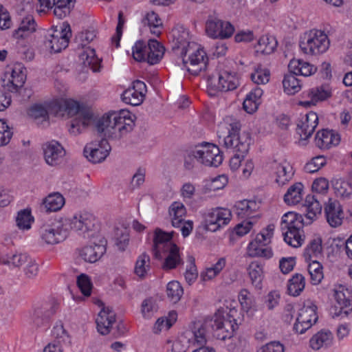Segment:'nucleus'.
<instances>
[{"label":"nucleus","mask_w":352,"mask_h":352,"mask_svg":"<svg viewBox=\"0 0 352 352\" xmlns=\"http://www.w3.org/2000/svg\"><path fill=\"white\" fill-rule=\"evenodd\" d=\"M64 219L68 225L69 232L72 230L84 237L89 236L90 233L96 230L98 223L95 216L86 211L77 213L70 219Z\"/></svg>","instance_id":"obj_10"},{"label":"nucleus","mask_w":352,"mask_h":352,"mask_svg":"<svg viewBox=\"0 0 352 352\" xmlns=\"http://www.w3.org/2000/svg\"><path fill=\"white\" fill-rule=\"evenodd\" d=\"M231 219L230 210L221 207L212 208L204 216V228L208 231L214 232L228 226Z\"/></svg>","instance_id":"obj_12"},{"label":"nucleus","mask_w":352,"mask_h":352,"mask_svg":"<svg viewBox=\"0 0 352 352\" xmlns=\"http://www.w3.org/2000/svg\"><path fill=\"white\" fill-rule=\"evenodd\" d=\"M324 214L330 226L337 228L342 223L344 214L342 207L338 201L329 199L324 206Z\"/></svg>","instance_id":"obj_25"},{"label":"nucleus","mask_w":352,"mask_h":352,"mask_svg":"<svg viewBox=\"0 0 352 352\" xmlns=\"http://www.w3.org/2000/svg\"><path fill=\"white\" fill-rule=\"evenodd\" d=\"M238 311L235 308L218 309L214 316L206 320L197 330L186 331L173 341H168L167 350L171 352H186L190 346H202L206 343V333L212 331L213 336L218 340L230 338L237 329L236 316Z\"/></svg>","instance_id":"obj_1"},{"label":"nucleus","mask_w":352,"mask_h":352,"mask_svg":"<svg viewBox=\"0 0 352 352\" xmlns=\"http://www.w3.org/2000/svg\"><path fill=\"white\" fill-rule=\"evenodd\" d=\"M41 241L47 245H55L64 241L69 234L68 225L64 219L50 225H43L39 230Z\"/></svg>","instance_id":"obj_11"},{"label":"nucleus","mask_w":352,"mask_h":352,"mask_svg":"<svg viewBox=\"0 0 352 352\" xmlns=\"http://www.w3.org/2000/svg\"><path fill=\"white\" fill-rule=\"evenodd\" d=\"M288 69L292 73L305 77L314 74L317 71V68L314 65L300 59L291 60Z\"/></svg>","instance_id":"obj_31"},{"label":"nucleus","mask_w":352,"mask_h":352,"mask_svg":"<svg viewBox=\"0 0 352 352\" xmlns=\"http://www.w3.org/2000/svg\"><path fill=\"white\" fill-rule=\"evenodd\" d=\"M34 221L31 211L28 209L20 210L16 217L17 227L23 230H30Z\"/></svg>","instance_id":"obj_54"},{"label":"nucleus","mask_w":352,"mask_h":352,"mask_svg":"<svg viewBox=\"0 0 352 352\" xmlns=\"http://www.w3.org/2000/svg\"><path fill=\"white\" fill-rule=\"evenodd\" d=\"M241 123L232 116H226L218 127L219 138H223L224 147L232 153H247L251 144L250 133L241 131Z\"/></svg>","instance_id":"obj_3"},{"label":"nucleus","mask_w":352,"mask_h":352,"mask_svg":"<svg viewBox=\"0 0 352 352\" xmlns=\"http://www.w3.org/2000/svg\"><path fill=\"white\" fill-rule=\"evenodd\" d=\"M239 84V78L235 72L220 70L212 74L208 78L209 94L214 96L216 91H229L235 89Z\"/></svg>","instance_id":"obj_8"},{"label":"nucleus","mask_w":352,"mask_h":352,"mask_svg":"<svg viewBox=\"0 0 352 352\" xmlns=\"http://www.w3.org/2000/svg\"><path fill=\"white\" fill-rule=\"evenodd\" d=\"M111 151V146L106 139L99 142L87 144L84 148L86 158L94 164L100 163L105 160Z\"/></svg>","instance_id":"obj_22"},{"label":"nucleus","mask_w":352,"mask_h":352,"mask_svg":"<svg viewBox=\"0 0 352 352\" xmlns=\"http://www.w3.org/2000/svg\"><path fill=\"white\" fill-rule=\"evenodd\" d=\"M71 36L70 25L68 23L64 22L59 30H52L47 34L45 37V45L52 52H60L68 46Z\"/></svg>","instance_id":"obj_13"},{"label":"nucleus","mask_w":352,"mask_h":352,"mask_svg":"<svg viewBox=\"0 0 352 352\" xmlns=\"http://www.w3.org/2000/svg\"><path fill=\"white\" fill-rule=\"evenodd\" d=\"M247 254L250 257L259 256L266 258H270L273 255L272 250L266 247V245L257 241L256 239L249 243L247 248Z\"/></svg>","instance_id":"obj_43"},{"label":"nucleus","mask_w":352,"mask_h":352,"mask_svg":"<svg viewBox=\"0 0 352 352\" xmlns=\"http://www.w3.org/2000/svg\"><path fill=\"white\" fill-rule=\"evenodd\" d=\"M65 204V199L58 192H54L47 196L42 202V206L46 212L60 210Z\"/></svg>","instance_id":"obj_41"},{"label":"nucleus","mask_w":352,"mask_h":352,"mask_svg":"<svg viewBox=\"0 0 352 352\" xmlns=\"http://www.w3.org/2000/svg\"><path fill=\"white\" fill-rule=\"evenodd\" d=\"M252 285L257 289L262 287L264 278L263 265L258 261H252L247 268Z\"/></svg>","instance_id":"obj_40"},{"label":"nucleus","mask_w":352,"mask_h":352,"mask_svg":"<svg viewBox=\"0 0 352 352\" xmlns=\"http://www.w3.org/2000/svg\"><path fill=\"white\" fill-rule=\"evenodd\" d=\"M340 142V135L333 130L323 129L316 133L315 143L321 149H329Z\"/></svg>","instance_id":"obj_28"},{"label":"nucleus","mask_w":352,"mask_h":352,"mask_svg":"<svg viewBox=\"0 0 352 352\" xmlns=\"http://www.w3.org/2000/svg\"><path fill=\"white\" fill-rule=\"evenodd\" d=\"M57 305L54 303L34 304L29 312V322L33 328L47 329L51 322V318L56 314Z\"/></svg>","instance_id":"obj_9"},{"label":"nucleus","mask_w":352,"mask_h":352,"mask_svg":"<svg viewBox=\"0 0 352 352\" xmlns=\"http://www.w3.org/2000/svg\"><path fill=\"white\" fill-rule=\"evenodd\" d=\"M304 207L305 208V217L310 223L322 211L321 200L318 195H309L306 197Z\"/></svg>","instance_id":"obj_32"},{"label":"nucleus","mask_w":352,"mask_h":352,"mask_svg":"<svg viewBox=\"0 0 352 352\" xmlns=\"http://www.w3.org/2000/svg\"><path fill=\"white\" fill-rule=\"evenodd\" d=\"M258 206L256 201L252 200H242L236 202L234 206V212L238 217L241 219L251 218L256 212Z\"/></svg>","instance_id":"obj_34"},{"label":"nucleus","mask_w":352,"mask_h":352,"mask_svg":"<svg viewBox=\"0 0 352 352\" xmlns=\"http://www.w3.org/2000/svg\"><path fill=\"white\" fill-rule=\"evenodd\" d=\"M276 45L277 41L274 37L263 35L258 41L257 49L263 54H270L274 51Z\"/></svg>","instance_id":"obj_55"},{"label":"nucleus","mask_w":352,"mask_h":352,"mask_svg":"<svg viewBox=\"0 0 352 352\" xmlns=\"http://www.w3.org/2000/svg\"><path fill=\"white\" fill-rule=\"evenodd\" d=\"M197 162L208 166H219L223 162V155L218 146L206 143L195 150Z\"/></svg>","instance_id":"obj_17"},{"label":"nucleus","mask_w":352,"mask_h":352,"mask_svg":"<svg viewBox=\"0 0 352 352\" xmlns=\"http://www.w3.org/2000/svg\"><path fill=\"white\" fill-rule=\"evenodd\" d=\"M115 322L116 314L114 311L109 307H103L96 320L98 332L102 335L108 334Z\"/></svg>","instance_id":"obj_27"},{"label":"nucleus","mask_w":352,"mask_h":352,"mask_svg":"<svg viewBox=\"0 0 352 352\" xmlns=\"http://www.w3.org/2000/svg\"><path fill=\"white\" fill-rule=\"evenodd\" d=\"M146 92V84L138 80L133 82L132 87L123 92L122 99L126 104L138 106L144 101Z\"/></svg>","instance_id":"obj_23"},{"label":"nucleus","mask_w":352,"mask_h":352,"mask_svg":"<svg viewBox=\"0 0 352 352\" xmlns=\"http://www.w3.org/2000/svg\"><path fill=\"white\" fill-rule=\"evenodd\" d=\"M334 298L340 308L337 316H348L352 311V291L346 287L340 285L334 289Z\"/></svg>","instance_id":"obj_24"},{"label":"nucleus","mask_w":352,"mask_h":352,"mask_svg":"<svg viewBox=\"0 0 352 352\" xmlns=\"http://www.w3.org/2000/svg\"><path fill=\"white\" fill-rule=\"evenodd\" d=\"M174 232H165L156 228L153 235V255L162 261V268L165 271L176 269L183 264L179 248L172 241Z\"/></svg>","instance_id":"obj_2"},{"label":"nucleus","mask_w":352,"mask_h":352,"mask_svg":"<svg viewBox=\"0 0 352 352\" xmlns=\"http://www.w3.org/2000/svg\"><path fill=\"white\" fill-rule=\"evenodd\" d=\"M262 95L263 90L259 87H255L247 94L243 103L245 111L248 113L255 112L261 102Z\"/></svg>","instance_id":"obj_39"},{"label":"nucleus","mask_w":352,"mask_h":352,"mask_svg":"<svg viewBox=\"0 0 352 352\" xmlns=\"http://www.w3.org/2000/svg\"><path fill=\"white\" fill-rule=\"evenodd\" d=\"M29 258L30 256L25 253L15 252L8 254L2 258L1 261L3 264L9 266L19 267L25 264Z\"/></svg>","instance_id":"obj_50"},{"label":"nucleus","mask_w":352,"mask_h":352,"mask_svg":"<svg viewBox=\"0 0 352 352\" xmlns=\"http://www.w3.org/2000/svg\"><path fill=\"white\" fill-rule=\"evenodd\" d=\"M166 292L168 300L176 303L181 299L184 289L178 281L172 280L167 284Z\"/></svg>","instance_id":"obj_51"},{"label":"nucleus","mask_w":352,"mask_h":352,"mask_svg":"<svg viewBox=\"0 0 352 352\" xmlns=\"http://www.w3.org/2000/svg\"><path fill=\"white\" fill-rule=\"evenodd\" d=\"M170 37L173 50L181 56H186L189 48L196 47V43L190 41L189 32L183 26L174 28Z\"/></svg>","instance_id":"obj_19"},{"label":"nucleus","mask_w":352,"mask_h":352,"mask_svg":"<svg viewBox=\"0 0 352 352\" xmlns=\"http://www.w3.org/2000/svg\"><path fill=\"white\" fill-rule=\"evenodd\" d=\"M51 104L52 102L45 104H34L28 109V114L38 123L47 121L49 118V113H54L50 108Z\"/></svg>","instance_id":"obj_38"},{"label":"nucleus","mask_w":352,"mask_h":352,"mask_svg":"<svg viewBox=\"0 0 352 352\" xmlns=\"http://www.w3.org/2000/svg\"><path fill=\"white\" fill-rule=\"evenodd\" d=\"M133 120L129 111L122 110L104 115L96 124V129L101 135L119 138L132 130Z\"/></svg>","instance_id":"obj_5"},{"label":"nucleus","mask_w":352,"mask_h":352,"mask_svg":"<svg viewBox=\"0 0 352 352\" xmlns=\"http://www.w3.org/2000/svg\"><path fill=\"white\" fill-rule=\"evenodd\" d=\"M226 260L224 257H221L210 267H207L201 273V279L203 281H208L216 277L225 267Z\"/></svg>","instance_id":"obj_49"},{"label":"nucleus","mask_w":352,"mask_h":352,"mask_svg":"<svg viewBox=\"0 0 352 352\" xmlns=\"http://www.w3.org/2000/svg\"><path fill=\"white\" fill-rule=\"evenodd\" d=\"M308 272L313 285H318L324 278L322 265L316 260L308 261Z\"/></svg>","instance_id":"obj_52"},{"label":"nucleus","mask_w":352,"mask_h":352,"mask_svg":"<svg viewBox=\"0 0 352 352\" xmlns=\"http://www.w3.org/2000/svg\"><path fill=\"white\" fill-rule=\"evenodd\" d=\"M188 54L189 55L187 58H186V56L182 57L183 64L190 74L196 76L206 69L208 58L206 52L200 45L196 43V47L188 50Z\"/></svg>","instance_id":"obj_14"},{"label":"nucleus","mask_w":352,"mask_h":352,"mask_svg":"<svg viewBox=\"0 0 352 352\" xmlns=\"http://www.w3.org/2000/svg\"><path fill=\"white\" fill-rule=\"evenodd\" d=\"M239 300L242 309L246 312L256 308V300L254 296L245 289L241 290L239 294Z\"/></svg>","instance_id":"obj_56"},{"label":"nucleus","mask_w":352,"mask_h":352,"mask_svg":"<svg viewBox=\"0 0 352 352\" xmlns=\"http://www.w3.org/2000/svg\"><path fill=\"white\" fill-rule=\"evenodd\" d=\"M169 214L173 227H179L186 214L184 205L179 201L173 202L169 208Z\"/></svg>","instance_id":"obj_44"},{"label":"nucleus","mask_w":352,"mask_h":352,"mask_svg":"<svg viewBox=\"0 0 352 352\" xmlns=\"http://www.w3.org/2000/svg\"><path fill=\"white\" fill-rule=\"evenodd\" d=\"M157 300L152 297L144 299L141 303L140 312L144 319L151 318L157 311Z\"/></svg>","instance_id":"obj_53"},{"label":"nucleus","mask_w":352,"mask_h":352,"mask_svg":"<svg viewBox=\"0 0 352 352\" xmlns=\"http://www.w3.org/2000/svg\"><path fill=\"white\" fill-rule=\"evenodd\" d=\"M146 62L150 65L158 63L162 58L165 48L164 47L155 39H150L147 43L146 49Z\"/></svg>","instance_id":"obj_35"},{"label":"nucleus","mask_w":352,"mask_h":352,"mask_svg":"<svg viewBox=\"0 0 352 352\" xmlns=\"http://www.w3.org/2000/svg\"><path fill=\"white\" fill-rule=\"evenodd\" d=\"M206 31L210 38L223 39L230 38L233 34L234 28L228 21L210 18L206 21Z\"/></svg>","instance_id":"obj_21"},{"label":"nucleus","mask_w":352,"mask_h":352,"mask_svg":"<svg viewBox=\"0 0 352 352\" xmlns=\"http://www.w3.org/2000/svg\"><path fill=\"white\" fill-rule=\"evenodd\" d=\"M50 108L56 116H63L66 114L69 117L74 116L69 128V132L74 135L82 133L92 120L91 112L72 99L53 101Z\"/></svg>","instance_id":"obj_4"},{"label":"nucleus","mask_w":352,"mask_h":352,"mask_svg":"<svg viewBox=\"0 0 352 352\" xmlns=\"http://www.w3.org/2000/svg\"><path fill=\"white\" fill-rule=\"evenodd\" d=\"M272 167L276 175L275 182L279 186H284L288 183L294 175V170L292 166L287 161L277 162L274 161Z\"/></svg>","instance_id":"obj_26"},{"label":"nucleus","mask_w":352,"mask_h":352,"mask_svg":"<svg viewBox=\"0 0 352 352\" xmlns=\"http://www.w3.org/2000/svg\"><path fill=\"white\" fill-rule=\"evenodd\" d=\"M304 225L301 214L294 212H288L283 214L280 221V230L284 241L294 248L301 246L304 241L302 234Z\"/></svg>","instance_id":"obj_6"},{"label":"nucleus","mask_w":352,"mask_h":352,"mask_svg":"<svg viewBox=\"0 0 352 352\" xmlns=\"http://www.w3.org/2000/svg\"><path fill=\"white\" fill-rule=\"evenodd\" d=\"M318 124V115L313 111L301 114L297 122L296 133L300 136L298 144L305 146Z\"/></svg>","instance_id":"obj_18"},{"label":"nucleus","mask_w":352,"mask_h":352,"mask_svg":"<svg viewBox=\"0 0 352 352\" xmlns=\"http://www.w3.org/2000/svg\"><path fill=\"white\" fill-rule=\"evenodd\" d=\"M150 268V257L146 254L138 256L134 272L139 277H144Z\"/></svg>","instance_id":"obj_57"},{"label":"nucleus","mask_w":352,"mask_h":352,"mask_svg":"<svg viewBox=\"0 0 352 352\" xmlns=\"http://www.w3.org/2000/svg\"><path fill=\"white\" fill-rule=\"evenodd\" d=\"M322 239L318 237L309 243L305 249L303 256L307 262L316 260L322 254Z\"/></svg>","instance_id":"obj_46"},{"label":"nucleus","mask_w":352,"mask_h":352,"mask_svg":"<svg viewBox=\"0 0 352 352\" xmlns=\"http://www.w3.org/2000/svg\"><path fill=\"white\" fill-rule=\"evenodd\" d=\"M333 189L336 195L340 197H347L352 192L351 186L347 182L342 179L335 182Z\"/></svg>","instance_id":"obj_61"},{"label":"nucleus","mask_w":352,"mask_h":352,"mask_svg":"<svg viewBox=\"0 0 352 352\" xmlns=\"http://www.w3.org/2000/svg\"><path fill=\"white\" fill-rule=\"evenodd\" d=\"M80 59L85 66L90 67L94 72L98 71L100 60L97 57L94 49L86 48L80 54Z\"/></svg>","instance_id":"obj_47"},{"label":"nucleus","mask_w":352,"mask_h":352,"mask_svg":"<svg viewBox=\"0 0 352 352\" xmlns=\"http://www.w3.org/2000/svg\"><path fill=\"white\" fill-rule=\"evenodd\" d=\"M188 261L189 264L186 266L184 278L186 283L190 285L197 280L198 272L195 264V258L192 256H189Z\"/></svg>","instance_id":"obj_60"},{"label":"nucleus","mask_w":352,"mask_h":352,"mask_svg":"<svg viewBox=\"0 0 352 352\" xmlns=\"http://www.w3.org/2000/svg\"><path fill=\"white\" fill-rule=\"evenodd\" d=\"M144 28L146 30L156 36H159L163 28L162 19L159 17L158 14L153 11L146 13L142 20Z\"/></svg>","instance_id":"obj_33"},{"label":"nucleus","mask_w":352,"mask_h":352,"mask_svg":"<svg viewBox=\"0 0 352 352\" xmlns=\"http://www.w3.org/2000/svg\"><path fill=\"white\" fill-rule=\"evenodd\" d=\"M147 44L142 41H137L133 47L132 55L133 58L138 61H145L146 60Z\"/></svg>","instance_id":"obj_59"},{"label":"nucleus","mask_w":352,"mask_h":352,"mask_svg":"<svg viewBox=\"0 0 352 352\" xmlns=\"http://www.w3.org/2000/svg\"><path fill=\"white\" fill-rule=\"evenodd\" d=\"M330 41L327 34L320 30L312 29L305 32L300 37L299 46L307 55H319L327 52Z\"/></svg>","instance_id":"obj_7"},{"label":"nucleus","mask_w":352,"mask_h":352,"mask_svg":"<svg viewBox=\"0 0 352 352\" xmlns=\"http://www.w3.org/2000/svg\"><path fill=\"white\" fill-rule=\"evenodd\" d=\"M331 96V89L328 85H321L309 89L307 92L308 101L301 102L300 104L305 107L310 104L315 105L319 102L324 101Z\"/></svg>","instance_id":"obj_30"},{"label":"nucleus","mask_w":352,"mask_h":352,"mask_svg":"<svg viewBox=\"0 0 352 352\" xmlns=\"http://www.w3.org/2000/svg\"><path fill=\"white\" fill-rule=\"evenodd\" d=\"M106 252V241L100 240V243H94L84 247L80 253L81 258L86 262L95 263L99 260Z\"/></svg>","instance_id":"obj_29"},{"label":"nucleus","mask_w":352,"mask_h":352,"mask_svg":"<svg viewBox=\"0 0 352 352\" xmlns=\"http://www.w3.org/2000/svg\"><path fill=\"white\" fill-rule=\"evenodd\" d=\"M270 72L266 68L258 67L254 72L251 74L252 80L257 85H264L269 82Z\"/></svg>","instance_id":"obj_58"},{"label":"nucleus","mask_w":352,"mask_h":352,"mask_svg":"<svg viewBox=\"0 0 352 352\" xmlns=\"http://www.w3.org/2000/svg\"><path fill=\"white\" fill-rule=\"evenodd\" d=\"M326 164V160L323 156H317L311 159L307 162L304 169L307 173H314L317 172Z\"/></svg>","instance_id":"obj_62"},{"label":"nucleus","mask_w":352,"mask_h":352,"mask_svg":"<svg viewBox=\"0 0 352 352\" xmlns=\"http://www.w3.org/2000/svg\"><path fill=\"white\" fill-rule=\"evenodd\" d=\"M36 23L32 16H27L23 19L19 28L13 32L16 39L25 38L36 31Z\"/></svg>","instance_id":"obj_36"},{"label":"nucleus","mask_w":352,"mask_h":352,"mask_svg":"<svg viewBox=\"0 0 352 352\" xmlns=\"http://www.w3.org/2000/svg\"><path fill=\"white\" fill-rule=\"evenodd\" d=\"M77 285L82 294L85 296H89L91 293L92 284L88 276L82 274L77 278Z\"/></svg>","instance_id":"obj_63"},{"label":"nucleus","mask_w":352,"mask_h":352,"mask_svg":"<svg viewBox=\"0 0 352 352\" xmlns=\"http://www.w3.org/2000/svg\"><path fill=\"white\" fill-rule=\"evenodd\" d=\"M296 76V74L289 72L284 76L283 80L284 91L289 95H294L302 89L301 81Z\"/></svg>","instance_id":"obj_45"},{"label":"nucleus","mask_w":352,"mask_h":352,"mask_svg":"<svg viewBox=\"0 0 352 352\" xmlns=\"http://www.w3.org/2000/svg\"><path fill=\"white\" fill-rule=\"evenodd\" d=\"M333 340V335L330 331L322 330L316 333L309 340L310 346L314 350H319L323 347L329 346Z\"/></svg>","instance_id":"obj_42"},{"label":"nucleus","mask_w":352,"mask_h":352,"mask_svg":"<svg viewBox=\"0 0 352 352\" xmlns=\"http://www.w3.org/2000/svg\"><path fill=\"white\" fill-rule=\"evenodd\" d=\"M257 352H285V346L279 341H271L261 346Z\"/></svg>","instance_id":"obj_64"},{"label":"nucleus","mask_w":352,"mask_h":352,"mask_svg":"<svg viewBox=\"0 0 352 352\" xmlns=\"http://www.w3.org/2000/svg\"><path fill=\"white\" fill-rule=\"evenodd\" d=\"M41 148L44 160L47 165L57 166L63 162L66 151L58 141H47L42 144Z\"/></svg>","instance_id":"obj_20"},{"label":"nucleus","mask_w":352,"mask_h":352,"mask_svg":"<svg viewBox=\"0 0 352 352\" xmlns=\"http://www.w3.org/2000/svg\"><path fill=\"white\" fill-rule=\"evenodd\" d=\"M304 185L301 182H296L289 187L284 195V201L287 205H296L300 203L304 196Z\"/></svg>","instance_id":"obj_37"},{"label":"nucleus","mask_w":352,"mask_h":352,"mask_svg":"<svg viewBox=\"0 0 352 352\" xmlns=\"http://www.w3.org/2000/svg\"><path fill=\"white\" fill-rule=\"evenodd\" d=\"M317 307L311 301H308L299 309L296 322L294 325V331L300 334L305 333L318 320Z\"/></svg>","instance_id":"obj_16"},{"label":"nucleus","mask_w":352,"mask_h":352,"mask_svg":"<svg viewBox=\"0 0 352 352\" xmlns=\"http://www.w3.org/2000/svg\"><path fill=\"white\" fill-rule=\"evenodd\" d=\"M25 68L22 63H16L8 65L3 74V85L9 91L15 92L25 82Z\"/></svg>","instance_id":"obj_15"},{"label":"nucleus","mask_w":352,"mask_h":352,"mask_svg":"<svg viewBox=\"0 0 352 352\" xmlns=\"http://www.w3.org/2000/svg\"><path fill=\"white\" fill-rule=\"evenodd\" d=\"M305 287V277L301 274L296 273L288 281V293L291 296H298L304 290Z\"/></svg>","instance_id":"obj_48"}]
</instances>
